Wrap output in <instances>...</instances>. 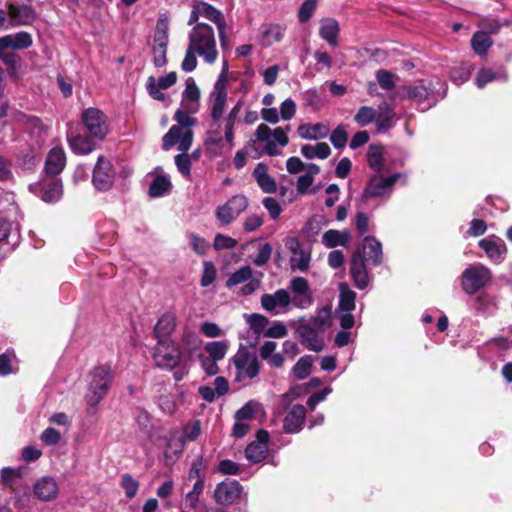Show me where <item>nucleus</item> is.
I'll return each mask as SVG.
<instances>
[{"label": "nucleus", "instance_id": "obj_1", "mask_svg": "<svg viewBox=\"0 0 512 512\" xmlns=\"http://www.w3.org/2000/svg\"><path fill=\"white\" fill-rule=\"evenodd\" d=\"M218 49L215 32L208 24H198L188 32V45L181 68L185 72H192L197 67V56L209 65L218 59Z\"/></svg>", "mask_w": 512, "mask_h": 512}, {"label": "nucleus", "instance_id": "obj_2", "mask_svg": "<svg viewBox=\"0 0 512 512\" xmlns=\"http://www.w3.org/2000/svg\"><path fill=\"white\" fill-rule=\"evenodd\" d=\"M187 109H178L174 114V120L177 122L173 125L169 131L163 137L162 147L168 151L173 146L177 145L178 150L181 152H187L193 142V132L191 130L196 120L192 118Z\"/></svg>", "mask_w": 512, "mask_h": 512}, {"label": "nucleus", "instance_id": "obj_3", "mask_svg": "<svg viewBox=\"0 0 512 512\" xmlns=\"http://www.w3.org/2000/svg\"><path fill=\"white\" fill-rule=\"evenodd\" d=\"M88 389L85 395L87 404L97 406L106 396L112 381V369L108 364L94 367L88 375Z\"/></svg>", "mask_w": 512, "mask_h": 512}, {"label": "nucleus", "instance_id": "obj_4", "mask_svg": "<svg viewBox=\"0 0 512 512\" xmlns=\"http://www.w3.org/2000/svg\"><path fill=\"white\" fill-rule=\"evenodd\" d=\"M492 280L491 270L483 264H470L460 276L461 288L468 295H474Z\"/></svg>", "mask_w": 512, "mask_h": 512}, {"label": "nucleus", "instance_id": "obj_5", "mask_svg": "<svg viewBox=\"0 0 512 512\" xmlns=\"http://www.w3.org/2000/svg\"><path fill=\"white\" fill-rule=\"evenodd\" d=\"M152 356L158 368L169 371L176 368L183 357L180 347L171 339L157 340Z\"/></svg>", "mask_w": 512, "mask_h": 512}, {"label": "nucleus", "instance_id": "obj_6", "mask_svg": "<svg viewBox=\"0 0 512 512\" xmlns=\"http://www.w3.org/2000/svg\"><path fill=\"white\" fill-rule=\"evenodd\" d=\"M256 140L265 145V152L270 156L280 154L277 145L285 147L288 144V136L285 129L278 127L274 130L265 124H260L255 132Z\"/></svg>", "mask_w": 512, "mask_h": 512}, {"label": "nucleus", "instance_id": "obj_7", "mask_svg": "<svg viewBox=\"0 0 512 512\" xmlns=\"http://www.w3.org/2000/svg\"><path fill=\"white\" fill-rule=\"evenodd\" d=\"M247 207L248 199L242 194H237L216 208L215 217L222 226H228L234 222Z\"/></svg>", "mask_w": 512, "mask_h": 512}, {"label": "nucleus", "instance_id": "obj_8", "mask_svg": "<svg viewBox=\"0 0 512 512\" xmlns=\"http://www.w3.org/2000/svg\"><path fill=\"white\" fill-rule=\"evenodd\" d=\"M384 173H375L372 175L363 191L364 198H377L389 196L394 188L395 183L403 178L400 173H394L384 177Z\"/></svg>", "mask_w": 512, "mask_h": 512}, {"label": "nucleus", "instance_id": "obj_9", "mask_svg": "<svg viewBox=\"0 0 512 512\" xmlns=\"http://www.w3.org/2000/svg\"><path fill=\"white\" fill-rule=\"evenodd\" d=\"M236 380L253 379L259 374L260 362L257 356L247 349L239 350L233 358Z\"/></svg>", "mask_w": 512, "mask_h": 512}, {"label": "nucleus", "instance_id": "obj_10", "mask_svg": "<svg viewBox=\"0 0 512 512\" xmlns=\"http://www.w3.org/2000/svg\"><path fill=\"white\" fill-rule=\"evenodd\" d=\"M82 122L89 132L95 138L102 140L108 133V120L105 114L97 108H88L82 112Z\"/></svg>", "mask_w": 512, "mask_h": 512}, {"label": "nucleus", "instance_id": "obj_11", "mask_svg": "<svg viewBox=\"0 0 512 512\" xmlns=\"http://www.w3.org/2000/svg\"><path fill=\"white\" fill-rule=\"evenodd\" d=\"M195 4L198 8L197 12L200 14V16L213 22L216 25L220 45L222 49L226 50L228 48V37L226 34L227 25L223 14L218 9L204 1H197Z\"/></svg>", "mask_w": 512, "mask_h": 512}, {"label": "nucleus", "instance_id": "obj_12", "mask_svg": "<svg viewBox=\"0 0 512 512\" xmlns=\"http://www.w3.org/2000/svg\"><path fill=\"white\" fill-rule=\"evenodd\" d=\"M227 78L225 75V70L221 73L219 78L214 84L213 90L210 94V102H211V117L214 121L220 120L222 117L226 101H227Z\"/></svg>", "mask_w": 512, "mask_h": 512}, {"label": "nucleus", "instance_id": "obj_13", "mask_svg": "<svg viewBox=\"0 0 512 512\" xmlns=\"http://www.w3.org/2000/svg\"><path fill=\"white\" fill-rule=\"evenodd\" d=\"M115 180V170L111 162L104 156H99L93 170L92 181L98 190H109Z\"/></svg>", "mask_w": 512, "mask_h": 512}, {"label": "nucleus", "instance_id": "obj_14", "mask_svg": "<svg viewBox=\"0 0 512 512\" xmlns=\"http://www.w3.org/2000/svg\"><path fill=\"white\" fill-rule=\"evenodd\" d=\"M201 435V422L198 419L187 422L183 428L181 435L178 436V432L175 431L170 440L169 447L175 448L176 452L181 453L184 449L186 441H196Z\"/></svg>", "mask_w": 512, "mask_h": 512}, {"label": "nucleus", "instance_id": "obj_15", "mask_svg": "<svg viewBox=\"0 0 512 512\" xmlns=\"http://www.w3.org/2000/svg\"><path fill=\"white\" fill-rule=\"evenodd\" d=\"M242 485L236 480H225L217 484L214 490V499L219 504H231L242 496Z\"/></svg>", "mask_w": 512, "mask_h": 512}, {"label": "nucleus", "instance_id": "obj_16", "mask_svg": "<svg viewBox=\"0 0 512 512\" xmlns=\"http://www.w3.org/2000/svg\"><path fill=\"white\" fill-rule=\"evenodd\" d=\"M291 304V296L285 289H279L273 294H264L261 297L262 308L275 315L280 311H288Z\"/></svg>", "mask_w": 512, "mask_h": 512}, {"label": "nucleus", "instance_id": "obj_17", "mask_svg": "<svg viewBox=\"0 0 512 512\" xmlns=\"http://www.w3.org/2000/svg\"><path fill=\"white\" fill-rule=\"evenodd\" d=\"M290 289L293 292L291 297L292 305L300 308L307 309L313 303L312 292L309 288L308 281L303 277H295L290 281Z\"/></svg>", "mask_w": 512, "mask_h": 512}, {"label": "nucleus", "instance_id": "obj_18", "mask_svg": "<svg viewBox=\"0 0 512 512\" xmlns=\"http://www.w3.org/2000/svg\"><path fill=\"white\" fill-rule=\"evenodd\" d=\"M479 247L484 250L487 257L494 263H502L507 254L505 242L496 236H488L479 241Z\"/></svg>", "mask_w": 512, "mask_h": 512}, {"label": "nucleus", "instance_id": "obj_19", "mask_svg": "<svg viewBox=\"0 0 512 512\" xmlns=\"http://www.w3.org/2000/svg\"><path fill=\"white\" fill-rule=\"evenodd\" d=\"M8 16L13 26L31 25L36 17V11L30 5L7 4Z\"/></svg>", "mask_w": 512, "mask_h": 512}, {"label": "nucleus", "instance_id": "obj_20", "mask_svg": "<svg viewBox=\"0 0 512 512\" xmlns=\"http://www.w3.org/2000/svg\"><path fill=\"white\" fill-rule=\"evenodd\" d=\"M269 434L265 430L257 432V439L251 442L245 449L246 458L251 463H259L264 460L268 453L267 442Z\"/></svg>", "mask_w": 512, "mask_h": 512}, {"label": "nucleus", "instance_id": "obj_21", "mask_svg": "<svg viewBox=\"0 0 512 512\" xmlns=\"http://www.w3.org/2000/svg\"><path fill=\"white\" fill-rule=\"evenodd\" d=\"M179 345L182 355L191 358L201 349L203 341L194 330L188 326H184L181 332Z\"/></svg>", "mask_w": 512, "mask_h": 512}, {"label": "nucleus", "instance_id": "obj_22", "mask_svg": "<svg viewBox=\"0 0 512 512\" xmlns=\"http://www.w3.org/2000/svg\"><path fill=\"white\" fill-rule=\"evenodd\" d=\"M177 75L175 72H170L165 76L156 80L154 77H149L147 80V90L150 96L155 100L163 101L165 99L164 93L161 90L168 89L176 83Z\"/></svg>", "mask_w": 512, "mask_h": 512}, {"label": "nucleus", "instance_id": "obj_23", "mask_svg": "<svg viewBox=\"0 0 512 512\" xmlns=\"http://www.w3.org/2000/svg\"><path fill=\"white\" fill-rule=\"evenodd\" d=\"M33 491L39 500L51 501L57 498L59 487L52 477H42L34 484Z\"/></svg>", "mask_w": 512, "mask_h": 512}, {"label": "nucleus", "instance_id": "obj_24", "mask_svg": "<svg viewBox=\"0 0 512 512\" xmlns=\"http://www.w3.org/2000/svg\"><path fill=\"white\" fill-rule=\"evenodd\" d=\"M318 329L308 325H300L297 329V333L306 347L315 352H319L324 347L323 338L318 335Z\"/></svg>", "mask_w": 512, "mask_h": 512}, {"label": "nucleus", "instance_id": "obj_25", "mask_svg": "<svg viewBox=\"0 0 512 512\" xmlns=\"http://www.w3.org/2000/svg\"><path fill=\"white\" fill-rule=\"evenodd\" d=\"M306 417V409L303 405H294L284 418V430L287 433H298L302 429Z\"/></svg>", "mask_w": 512, "mask_h": 512}, {"label": "nucleus", "instance_id": "obj_26", "mask_svg": "<svg viewBox=\"0 0 512 512\" xmlns=\"http://www.w3.org/2000/svg\"><path fill=\"white\" fill-rule=\"evenodd\" d=\"M508 80L507 71L500 67L497 70H493L492 68L482 67L478 70L475 76V85L479 89H483L487 84L493 81H502L506 82Z\"/></svg>", "mask_w": 512, "mask_h": 512}, {"label": "nucleus", "instance_id": "obj_27", "mask_svg": "<svg viewBox=\"0 0 512 512\" xmlns=\"http://www.w3.org/2000/svg\"><path fill=\"white\" fill-rule=\"evenodd\" d=\"M350 274L358 289H365L369 285V275L363 257L354 255L351 259Z\"/></svg>", "mask_w": 512, "mask_h": 512}, {"label": "nucleus", "instance_id": "obj_28", "mask_svg": "<svg viewBox=\"0 0 512 512\" xmlns=\"http://www.w3.org/2000/svg\"><path fill=\"white\" fill-rule=\"evenodd\" d=\"M66 155L61 147L52 148L45 162V172L47 175H58L65 167Z\"/></svg>", "mask_w": 512, "mask_h": 512}, {"label": "nucleus", "instance_id": "obj_29", "mask_svg": "<svg viewBox=\"0 0 512 512\" xmlns=\"http://www.w3.org/2000/svg\"><path fill=\"white\" fill-rule=\"evenodd\" d=\"M177 325V317L173 312H165L157 321L154 327V336L157 340L170 339Z\"/></svg>", "mask_w": 512, "mask_h": 512}, {"label": "nucleus", "instance_id": "obj_30", "mask_svg": "<svg viewBox=\"0 0 512 512\" xmlns=\"http://www.w3.org/2000/svg\"><path fill=\"white\" fill-rule=\"evenodd\" d=\"M155 45L153 47V63L155 67L162 68L166 65L168 35L166 31H158L154 37Z\"/></svg>", "mask_w": 512, "mask_h": 512}, {"label": "nucleus", "instance_id": "obj_31", "mask_svg": "<svg viewBox=\"0 0 512 512\" xmlns=\"http://www.w3.org/2000/svg\"><path fill=\"white\" fill-rule=\"evenodd\" d=\"M200 90L192 78L187 79L186 87L183 92L182 107L188 112L196 113L198 111Z\"/></svg>", "mask_w": 512, "mask_h": 512}, {"label": "nucleus", "instance_id": "obj_32", "mask_svg": "<svg viewBox=\"0 0 512 512\" xmlns=\"http://www.w3.org/2000/svg\"><path fill=\"white\" fill-rule=\"evenodd\" d=\"M329 132V127L323 123L302 124L297 129L299 137L306 140L326 138Z\"/></svg>", "mask_w": 512, "mask_h": 512}, {"label": "nucleus", "instance_id": "obj_33", "mask_svg": "<svg viewBox=\"0 0 512 512\" xmlns=\"http://www.w3.org/2000/svg\"><path fill=\"white\" fill-rule=\"evenodd\" d=\"M382 245L374 237L368 236L364 239V261L373 266H377L382 261Z\"/></svg>", "mask_w": 512, "mask_h": 512}, {"label": "nucleus", "instance_id": "obj_34", "mask_svg": "<svg viewBox=\"0 0 512 512\" xmlns=\"http://www.w3.org/2000/svg\"><path fill=\"white\" fill-rule=\"evenodd\" d=\"M350 240L351 235L347 230L339 231L330 229L322 235V243L326 248H335L337 246L347 247Z\"/></svg>", "mask_w": 512, "mask_h": 512}, {"label": "nucleus", "instance_id": "obj_35", "mask_svg": "<svg viewBox=\"0 0 512 512\" xmlns=\"http://www.w3.org/2000/svg\"><path fill=\"white\" fill-rule=\"evenodd\" d=\"M339 24L333 18H324L320 22L319 34L331 46L338 45Z\"/></svg>", "mask_w": 512, "mask_h": 512}, {"label": "nucleus", "instance_id": "obj_36", "mask_svg": "<svg viewBox=\"0 0 512 512\" xmlns=\"http://www.w3.org/2000/svg\"><path fill=\"white\" fill-rule=\"evenodd\" d=\"M40 186L41 199L47 203L57 202L62 196V183L58 179H51V181H44Z\"/></svg>", "mask_w": 512, "mask_h": 512}, {"label": "nucleus", "instance_id": "obj_37", "mask_svg": "<svg viewBox=\"0 0 512 512\" xmlns=\"http://www.w3.org/2000/svg\"><path fill=\"white\" fill-rule=\"evenodd\" d=\"M367 162L369 167L374 170L375 173H385L389 171L380 146H369L367 151Z\"/></svg>", "mask_w": 512, "mask_h": 512}, {"label": "nucleus", "instance_id": "obj_38", "mask_svg": "<svg viewBox=\"0 0 512 512\" xmlns=\"http://www.w3.org/2000/svg\"><path fill=\"white\" fill-rule=\"evenodd\" d=\"M395 117L394 109L388 104H381L376 111L375 123L378 132H386L393 127V119Z\"/></svg>", "mask_w": 512, "mask_h": 512}, {"label": "nucleus", "instance_id": "obj_39", "mask_svg": "<svg viewBox=\"0 0 512 512\" xmlns=\"http://www.w3.org/2000/svg\"><path fill=\"white\" fill-rule=\"evenodd\" d=\"M253 175L264 192L273 193L276 191V182L270 175H268L265 164L259 163L254 169Z\"/></svg>", "mask_w": 512, "mask_h": 512}, {"label": "nucleus", "instance_id": "obj_40", "mask_svg": "<svg viewBox=\"0 0 512 512\" xmlns=\"http://www.w3.org/2000/svg\"><path fill=\"white\" fill-rule=\"evenodd\" d=\"M69 146L75 154L86 155L95 149L94 141L83 135H76L68 138Z\"/></svg>", "mask_w": 512, "mask_h": 512}, {"label": "nucleus", "instance_id": "obj_41", "mask_svg": "<svg viewBox=\"0 0 512 512\" xmlns=\"http://www.w3.org/2000/svg\"><path fill=\"white\" fill-rule=\"evenodd\" d=\"M301 153L307 159H326L330 156L331 149L327 143L320 142L315 145H303L301 147Z\"/></svg>", "mask_w": 512, "mask_h": 512}, {"label": "nucleus", "instance_id": "obj_42", "mask_svg": "<svg viewBox=\"0 0 512 512\" xmlns=\"http://www.w3.org/2000/svg\"><path fill=\"white\" fill-rule=\"evenodd\" d=\"M320 172V168L318 165L314 163H309L305 167V174L301 175L297 179V191L300 194H305L308 191V188L312 185L314 181V176Z\"/></svg>", "mask_w": 512, "mask_h": 512}, {"label": "nucleus", "instance_id": "obj_43", "mask_svg": "<svg viewBox=\"0 0 512 512\" xmlns=\"http://www.w3.org/2000/svg\"><path fill=\"white\" fill-rule=\"evenodd\" d=\"M340 300H339V311L341 312H352L355 309L356 294L352 291L349 286L345 283H341L339 286Z\"/></svg>", "mask_w": 512, "mask_h": 512}, {"label": "nucleus", "instance_id": "obj_44", "mask_svg": "<svg viewBox=\"0 0 512 512\" xmlns=\"http://www.w3.org/2000/svg\"><path fill=\"white\" fill-rule=\"evenodd\" d=\"M493 41L487 32L478 31L474 33L471 39V46L474 52L479 56H484L492 46Z\"/></svg>", "mask_w": 512, "mask_h": 512}, {"label": "nucleus", "instance_id": "obj_45", "mask_svg": "<svg viewBox=\"0 0 512 512\" xmlns=\"http://www.w3.org/2000/svg\"><path fill=\"white\" fill-rule=\"evenodd\" d=\"M285 28L279 24H269L262 30V42L264 46H271L280 42L284 36Z\"/></svg>", "mask_w": 512, "mask_h": 512}, {"label": "nucleus", "instance_id": "obj_46", "mask_svg": "<svg viewBox=\"0 0 512 512\" xmlns=\"http://www.w3.org/2000/svg\"><path fill=\"white\" fill-rule=\"evenodd\" d=\"M404 90L406 92L407 98L415 100L419 103L430 99L433 94V90L430 87H427L424 81H420L416 85L407 87Z\"/></svg>", "mask_w": 512, "mask_h": 512}, {"label": "nucleus", "instance_id": "obj_47", "mask_svg": "<svg viewBox=\"0 0 512 512\" xmlns=\"http://www.w3.org/2000/svg\"><path fill=\"white\" fill-rule=\"evenodd\" d=\"M229 345L230 343L228 340L211 341L205 344L204 349L208 356L220 361L225 358Z\"/></svg>", "mask_w": 512, "mask_h": 512}, {"label": "nucleus", "instance_id": "obj_48", "mask_svg": "<svg viewBox=\"0 0 512 512\" xmlns=\"http://www.w3.org/2000/svg\"><path fill=\"white\" fill-rule=\"evenodd\" d=\"M171 181L167 175H157L149 187L151 197H161L171 189Z\"/></svg>", "mask_w": 512, "mask_h": 512}, {"label": "nucleus", "instance_id": "obj_49", "mask_svg": "<svg viewBox=\"0 0 512 512\" xmlns=\"http://www.w3.org/2000/svg\"><path fill=\"white\" fill-rule=\"evenodd\" d=\"M204 490V481H195L192 490L184 497V508L196 510L200 503V495Z\"/></svg>", "mask_w": 512, "mask_h": 512}, {"label": "nucleus", "instance_id": "obj_50", "mask_svg": "<svg viewBox=\"0 0 512 512\" xmlns=\"http://www.w3.org/2000/svg\"><path fill=\"white\" fill-rule=\"evenodd\" d=\"M325 224L326 220L323 216L314 215L306 222L305 226L303 227V235L309 240H312L319 234Z\"/></svg>", "mask_w": 512, "mask_h": 512}, {"label": "nucleus", "instance_id": "obj_51", "mask_svg": "<svg viewBox=\"0 0 512 512\" xmlns=\"http://www.w3.org/2000/svg\"><path fill=\"white\" fill-rule=\"evenodd\" d=\"M311 261L310 251L301 249L291 255L290 263L293 270L306 271L309 268Z\"/></svg>", "mask_w": 512, "mask_h": 512}, {"label": "nucleus", "instance_id": "obj_52", "mask_svg": "<svg viewBox=\"0 0 512 512\" xmlns=\"http://www.w3.org/2000/svg\"><path fill=\"white\" fill-rule=\"evenodd\" d=\"M331 324L332 311L330 307L325 306L317 311L316 315L312 319L311 326L317 328L318 330H325L326 328L330 327Z\"/></svg>", "mask_w": 512, "mask_h": 512}, {"label": "nucleus", "instance_id": "obj_53", "mask_svg": "<svg viewBox=\"0 0 512 512\" xmlns=\"http://www.w3.org/2000/svg\"><path fill=\"white\" fill-rule=\"evenodd\" d=\"M253 271L250 266H242L233 272L226 281V286L231 288L238 284H242L252 278Z\"/></svg>", "mask_w": 512, "mask_h": 512}, {"label": "nucleus", "instance_id": "obj_54", "mask_svg": "<svg viewBox=\"0 0 512 512\" xmlns=\"http://www.w3.org/2000/svg\"><path fill=\"white\" fill-rule=\"evenodd\" d=\"M11 48L15 50L25 49L32 45L33 40L30 33L21 31L7 35Z\"/></svg>", "mask_w": 512, "mask_h": 512}, {"label": "nucleus", "instance_id": "obj_55", "mask_svg": "<svg viewBox=\"0 0 512 512\" xmlns=\"http://www.w3.org/2000/svg\"><path fill=\"white\" fill-rule=\"evenodd\" d=\"M313 364L312 356L306 355L301 357L293 367V374L298 379H305L311 373Z\"/></svg>", "mask_w": 512, "mask_h": 512}, {"label": "nucleus", "instance_id": "obj_56", "mask_svg": "<svg viewBox=\"0 0 512 512\" xmlns=\"http://www.w3.org/2000/svg\"><path fill=\"white\" fill-rule=\"evenodd\" d=\"M376 111L372 107L361 106L355 114L354 120L361 127L367 126L375 121Z\"/></svg>", "mask_w": 512, "mask_h": 512}, {"label": "nucleus", "instance_id": "obj_57", "mask_svg": "<svg viewBox=\"0 0 512 512\" xmlns=\"http://www.w3.org/2000/svg\"><path fill=\"white\" fill-rule=\"evenodd\" d=\"M21 476V468L5 467L0 471V482L5 486L12 487Z\"/></svg>", "mask_w": 512, "mask_h": 512}, {"label": "nucleus", "instance_id": "obj_58", "mask_svg": "<svg viewBox=\"0 0 512 512\" xmlns=\"http://www.w3.org/2000/svg\"><path fill=\"white\" fill-rule=\"evenodd\" d=\"M471 75V65L469 64H461L457 67H454L451 70L450 78L453 83L457 85H461L466 82Z\"/></svg>", "mask_w": 512, "mask_h": 512}, {"label": "nucleus", "instance_id": "obj_59", "mask_svg": "<svg viewBox=\"0 0 512 512\" xmlns=\"http://www.w3.org/2000/svg\"><path fill=\"white\" fill-rule=\"evenodd\" d=\"M348 141V133L344 125H338L330 134V142L336 149L344 148Z\"/></svg>", "mask_w": 512, "mask_h": 512}, {"label": "nucleus", "instance_id": "obj_60", "mask_svg": "<svg viewBox=\"0 0 512 512\" xmlns=\"http://www.w3.org/2000/svg\"><path fill=\"white\" fill-rule=\"evenodd\" d=\"M481 26L491 34H497L503 26H510L512 21L505 19L500 21L494 17H485L480 22Z\"/></svg>", "mask_w": 512, "mask_h": 512}, {"label": "nucleus", "instance_id": "obj_61", "mask_svg": "<svg viewBox=\"0 0 512 512\" xmlns=\"http://www.w3.org/2000/svg\"><path fill=\"white\" fill-rule=\"evenodd\" d=\"M17 119L31 133H34L36 131L41 132L44 129L42 121L38 117L28 116L23 113H18Z\"/></svg>", "mask_w": 512, "mask_h": 512}, {"label": "nucleus", "instance_id": "obj_62", "mask_svg": "<svg viewBox=\"0 0 512 512\" xmlns=\"http://www.w3.org/2000/svg\"><path fill=\"white\" fill-rule=\"evenodd\" d=\"M495 306V300L488 295H479L473 302V308L482 313H492Z\"/></svg>", "mask_w": 512, "mask_h": 512}, {"label": "nucleus", "instance_id": "obj_63", "mask_svg": "<svg viewBox=\"0 0 512 512\" xmlns=\"http://www.w3.org/2000/svg\"><path fill=\"white\" fill-rule=\"evenodd\" d=\"M205 467L203 457L199 456L194 459L188 472V480L204 481Z\"/></svg>", "mask_w": 512, "mask_h": 512}, {"label": "nucleus", "instance_id": "obj_64", "mask_svg": "<svg viewBox=\"0 0 512 512\" xmlns=\"http://www.w3.org/2000/svg\"><path fill=\"white\" fill-rule=\"evenodd\" d=\"M121 486L125 491V495L127 498L132 499L136 496L139 483L129 474H123L121 476Z\"/></svg>", "mask_w": 512, "mask_h": 512}]
</instances>
